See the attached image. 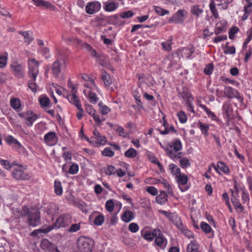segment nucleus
<instances>
[{
  "instance_id": "1",
  "label": "nucleus",
  "mask_w": 252,
  "mask_h": 252,
  "mask_svg": "<svg viewBox=\"0 0 252 252\" xmlns=\"http://www.w3.org/2000/svg\"><path fill=\"white\" fill-rule=\"evenodd\" d=\"M87 51L91 56L96 59V61L101 66L105 67L109 66L110 63L106 60V56L100 51L96 50L94 48H87Z\"/></svg>"
},
{
  "instance_id": "2",
  "label": "nucleus",
  "mask_w": 252,
  "mask_h": 252,
  "mask_svg": "<svg viewBox=\"0 0 252 252\" xmlns=\"http://www.w3.org/2000/svg\"><path fill=\"white\" fill-rule=\"evenodd\" d=\"M94 245L92 239L84 237L79 238L77 243L78 248L81 252H91Z\"/></svg>"
},
{
  "instance_id": "3",
  "label": "nucleus",
  "mask_w": 252,
  "mask_h": 252,
  "mask_svg": "<svg viewBox=\"0 0 252 252\" xmlns=\"http://www.w3.org/2000/svg\"><path fill=\"white\" fill-rule=\"evenodd\" d=\"M94 136L91 138L90 143L95 147L104 145L106 142V137L101 135L99 132L95 129L93 131Z\"/></svg>"
},
{
  "instance_id": "4",
  "label": "nucleus",
  "mask_w": 252,
  "mask_h": 252,
  "mask_svg": "<svg viewBox=\"0 0 252 252\" xmlns=\"http://www.w3.org/2000/svg\"><path fill=\"white\" fill-rule=\"evenodd\" d=\"M101 6V3L99 1L94 0L87 3L85 10L87 14L92 15L99 11Z\"/></svg>"
},
{
  "instance_id": "5",
  "label": "nucleus",
  "mask_w": 252,
  "mask_h": 252,
  "mask_svg": "<svg viewBox=\"0 0 252 252\" xmlns=\"http://www.w3.org/2000/svg\"><path fill=\"white\" fill-rule=\"evenodd\" d=\"M224 94L228 98L235 97L240 102L243 101V97L240 94L239 92L231 87H226L224 91Z\"/></svg>"
},
{
  "instance_id": "6",
  "label": "nucleus",
  "mask_w": 252,
  "mask_h": 252,
  "mask_svg": "<svg viewBox=\"0 0 252 252\" xmlns=\"http://www.w3.org/2000/svg\"><path fill=\"white\" fill-rule=\"evenodd\" d=\"M29 225L34 227L40 223V213L35 210H33V212L30 215L27 220Z\"/></svg>"
},
{
  "instance_id": "7",
  "label": "nucleus",
  "mask_w": 252,
  "mask_h": 252,
  "mask_svg": "<svg viewBox=\"0 0 252 252\" xmlns=\"http://www.w3.org/2000/svg\"><path fill=\"white\" fill-rule=\"evenodd\" d=\"M70 222L71 216L69 215H62L57 219L56 225L58 228L64 227L68 225Z\"/></svg>"
},
{
  "instance_id": "8",
  "label": "nucleus",
  "mask_w": 252,
  "mask_h": 252,
  "mask_svg": "<svg viewBox=\"0 0 252 252\" xmlns=\"http://www.w3.org/2000/svg\"><path fill=\"white\" fill-rule=\"evenodd\" d=\"M65 62L64 59L62 57L58 58L52 65V72L55 77H58L59 74L61 72V66H64Z\"/></svg>"
},
{
  "instance_id": "9",
  "label": "nucleus",
  "mask_w": 252,
  "mask_h": 252,
  "mask_svg": "<svg viewBox=\"0 0 252 252\" xmlns=\"http://www.w3.org/2000/svg\"><path fill=\"white\" fill-rule=\"evenodd\" d=\"M11 67L15 76L20 78L24 77V68L21 64L14 62L11 64Z\"/></svg>"
},
{
  "instance_id": "10",
  "label": "nucleus",
  "mask_w": 252,
  "mask_h": 252,
  "mask_svg": "<svg viewBox=\"0 0 252 252\" xmlns=\"http://www.w3.org/2000/svg\"><path fill=\"white\" fill-rule=\"evenodd\" d=\"M40 246L42 249L50 252H59L56 246L49 242L47 239L43 240L41 243Z\"/></svg>"
},
{
  "instance_id": "11",
  "label": "nucleus",
  "mask_w": 252,
  "mask_h": 252,
  "mask_svg": "<svg viewBox=\"0 0 252 252\" xmlns=\"http://www.w3.org/2000/svg\"><path fill=\"white\" fill-rule=\"evenodd\" d=\"M175 178L181 190L182 191H185L187 190L188 188L186 187H183L187 183L188 181L187 176L185 174H180L176 175Z\"/></svg>"
},
{
  "instance_id": "12",
  "label": "nucleus",
  "mask_w": 252,
  "mask_h": 252,
  "mask_svg": "<svg viewBox=\"0 0 252 252\" xmlns=\"http://www.w3.org/2000/svg\"><path fill=\"white\" fill-rule=\"evenodd\" d=\"M13 177L16 180H28L30 175L23 171L21 168L15 169L12 173Z\"/></svg>"
},
{
  "instance_id": "13",
  "label": "nucleus",
  "mask_w": 252,
  "mask_h": 252,
  "mask_svg": "<svg viewBox=\"0 0 252 252\" xmlns=\"http://www.w3.org/2000/svg\"><path fill=\"white\" fill-rule=\"evenodd\" d=\"M222 109L228 121L233 118V111L229 101H226L223 104Z\"/></svg>"
},
{
  "instance_id": "14",
  "label": "nucleus",
  "mask_w": 252,
  "mask_h": 252,
  "mask_svg": "<svg viewBox=\"0 0 252 252\" xmlns=\"http://www.w3.org/2000/svg\"><path fill=\"white\" fill-rule=\"evenodd\" d=\"M187 16V11L183 9L179 10L174 15V23L182 24Z\"/></svg>"
},
{
  "instance_id": "15",
  "label": "nucleus",
  "mask_w": 252,
  "mask_h": 252,
  "mask_svg": "<svg viewBox=\"0 0 252 252\" xmlns=\"http://www.w3.org/2000/svg\"><path fill=\"white\" fill-rule=\"evenodd\" d=\"M18 33L23 36L25 42L29 44L34 39L33 32L31 31H19Z\"/></svg>"
},
{
  "instance_id": "16",
  "label": "nucleus",
  "mask_w": 252,
  "mask_h": 252,
  "mask_svg": "<svg viewBox=\"0 0 252 252\" xmlns=\"http://www.w3.org/2000/svg\"><path fill=\"white\" fill-rule=\"evenodd\" d=\"M34 5L38 7H44L52 10L55 9V6L48 1L43 0H32Z\"/></svg>"
},
{
  "instance_id": "17",
  "label": "nucleus",
  "mask_w": 252,
  "mask_h": 252,
  "mask_svg": "<svg viewBox=\"0 0 252 252\" xmlns=\"http://www.w3.org/2000/svg\"><path fill=\"white\" fill-rule=\"evenodd\" d=\"M86 111L88 114L92 116L97 125L99 126L101 124V120L99 118V116L95 114V110L93 108L92 106L88 105L86 108Z\"/></svg>"
},
{
  "instance_id": "18",
  "label": "nucleus",
  "mask_w": 252,
  "mask_h": 252,
  "mask_svg": "<svg viewBox=\"0 0 252 252\" xmlns=\"http://www.w3.org/2000/svg\"><path fill=\"white\" fill-rule=\"evenodd\" d=\"M77 93H76L75 90L73 91V94L70 96L71 98H69V96L67 97L68 100L73 104L77 109H81V105L80 104V100L78 97L76 95Z\"/></svg>"
},
{
  "instance_id": "19",
  "label": "nucleus",
  "mask_w": 252,
  "mask_h": 252,
  "mask_svg": "<svg viewBox=\"0 0 252 252\" xmlns=\"http://www.w3.org/2000/svg\"><path fill=\"white\" fill-rule=\"evenodd\" d=\"M138 77L139 80V88H142V86L143 84H146L147 86L150 87L153 85V81L152 79H148L146 78L144 75H138Z\"/></svg>"
},
{
  "instance_id": "20",
  "label": "nucleus",
  "mask_w": 252,
  "mask_h": 252,
  "mask_svg": "<svg viewBox=\"0 0 252 252\" xmlns=\"http://www.w3.org/2000/svg\"><path fill=\"white\" fill-rule=\"evenodd\" d=\"M226 30V22L225 21H220L217 23L215 33L218 34L220 33L225 31Z\"/></svg>"
},
{
  "instance_id": "21",
  "label": "nucleus",
  "mask_w": 252,
  "mask_h": 252,
  "mask_svg": "<svg viewBox=\"0 0 252 252\" xmlns=\"http://www.w3.org/2000/svg\"><path fill=\"white\" fill-rule=\"evenodd\" d=\"M212 166L214 167L215 170L219 173H220L219 169L225 173H228L229 172V170L227 166L222 162H219L217 166L215 165V164H212Z\"/></svg>"
},
{
  "instance_id": "22",
  "label": "nucleus",
  "mask_w": 252,
  "mask_h": 252,
  "mask_svg": "<svg viewBox=\"0 0 252 252\" xmlns=\"http://www.w3.org/2000/svg\"><path fill=\"white\" fill-rule=\"evenodd\" d=\"M27 117L26 118V124L28 126H32L34 121H35L37 116L36 114H34L32 112H28L27 114Z\"/></svg>"
},
{
  "instance_id": "23",
  "label": "nucleus",
  "mask_w": 252,
  "mask_h": 252,
  "mask_svg": "<svg viewBox=\"0 0 252 252\" xmlns=\"http://www.w3.org/2000/svg\"><path fill=\"white\" fill-rule=\"evenodd\" d=\"M38 73V66H31L29 67V74L31 78H32L33 81L36 80V76Z\"/></svg>"
},
{
  "instance_id": "24",
  "label": "nucleus",
  "mask_w": 252,
  "mask_h": 252,
  "mask_svg": "<svg viewBox=\"0 0 252 252\" xmlns=\"http://www.w3.org/2000/svg\"><path fill=\"white\" fill-rule=\"evenodd\" d=\"M101 79L104 82L106 87H109L112 84V79L109 74L106 71H103L101 75Z\"/></svg>"
},
{
  "instance_id": "25",
  "label": "nucleus",
  "mask_w": 252,
  "mask_h": 252,
  "mask_svg": "<svg viewBox=\"0 0 252 252\" xmlns=\"http://www.w3.org/2000/svg\"><path fill=\"white\" fill-rule=\"evenodd\" d=\"M133 218L134 216L132 212L130 211H126L123 213L122 219L124 221L128 222L131 221Z\"/></svg>"
},
{
  "instance_id": "26",
  "label": "nucleus",
  "mask_w": 252,
  "mask_h": 252,
  "mask_svg": "<svg viewBox=\"0 0 252 252\" xmlns=\"http://www.w3.org/2000/svg\"><path fill=\"white\" fill-rule=\"evenodd\" d=\"M118 6V4L114 2L107 1L105 4V10L106 11H113L116 9Z\"/></svg>"
},
{
  "instance_id": "27",
  "label": "nucleus",
  "mask_w": 252,
  "mask_h": 252,
  "mask_svg": "<svg viewBox=\"0 0 252 252\" xmlns=\"http://www.w3.org/2000/svg\"><path fill=\"white\" fill-rule=\"evenodd\" d=\"M56 138V133L54 132H50L44 136V140L46 143L51 144V142L54 141Z\"/></svg>"
},
{
  "instance_id": "28",
  "label": "nucleus",
  "mask_w": 252,
  "mask_h": 252,
  "mask_svg": "<svg viewBox=\"0 0 252 252\" xmlns=\"http://www.w3.org/2000/svg\"><path fill=\"white\" fill-rule=\"evenodd\" d=\"M198 245L196 241H191L187 247V252H199Z\"/></svg>"
},
{
  "instance_id": "29",
  "label": "nucleus",
  "mask_w": 252,
  "mask_h": 252,
  "mask_svg": "<svg viewBox=\"0 0 252 252\" xmlns=\"http://www.w3.org/2000/svg\"><path fill=\"white\" fill-rule=\"evenodd\" d=\"M162 119L163 120V126L164 127V130H159V131H160V133L161 134H163V135H165V134H167V133H169V130H171V131H173V126H170V128L169 129L168 128V124L167 123V122H166L165 120V116H163L162 117Z\"/></svg>"
},
{
  "instance_id": "30",
  "label": "nucleus",
  "mask_w": 252,
  "mask_h": 252,
  "mask_svg": "<svg viewBox=\"0 0 252 252\" xmlns=\"http://www.w3.org/2000/svg\"><path fill=\"white\" fill-rule=\"evenodd\" d=\"M167 195L164 191H162L161 193L158 195L156 197V200L158 203L162 204L166 201Z\"/></svg>"
},
{
  "instance_id": "31",
  "label": "nucleus",
  "mask_w": 252,
  "mask_h": 252,
  "mask_svg": "<svg viewBox=\"0 0 252 252\" xmlns=\"http://www.w3.org/2000/svg\"><path fill=\"white\" fill-rule=\"evenodd\" d=\"M198 126L202 133L205 136H207L208 135L209 126L207 124H203L200 122H198Z\"/></svg>"
},
{
  "instance_id": "32",
  "label": "nucleus",
  "mask_w": 252,
  "mask_h": 252,
  "mask_svg": "<svg viewBox=\"0 0 252 252\" xmlns=\"http://www.w3.org/2000/svg\"><path fill=\"white\" fill-rule=\"evenodd\" d=\"M137 152L134 148H130L125 152V156L128 158H133L136 156Z\"/></svg>"
},
{
  "instance_id": "33",
  "label": "nucleus",
  "mask_w": 252,
  "mask_h": 252,
  "mask_svg": "<svg viewBox=\"0 0 252 252\" xmlns=\"http://www.w3.org/2000/svg\"><path fill=\"white\" fill-rule=\"evenodd\" d=\"M98 106L99 110L102 115H106L110 111V109L106 105H103L101 102H99Z\"/></svg>"
},
{
  "instance_id": "34",
  "label": "nucleus",
  "mask_w": 252,
  "mask_h": 252,
  "mask_svg": "<svg viewBox=\"0 0 252 252\" xmlns=\"http://www.w3.org/2000/svg\"><path fill=\"white\" fill-rule=\"evenodd\" d=\"M232 202L237 211L239 212H242L243 211V207L237 199H236L235 198L234 199H232Z\"/></svg>"
},
{
  "instance_id": "35",
  "label": "nucleus",
  "mask_w": 252,
  "mask_h": 252,
  "mask_svg": "<svg viewBox=\"0 0 252 252\" xmlns=\"http://www.w3.org/2000/svg\"><path fill=\"white\" fill-rule=\"evenodd\" d=\"M55 192L58 195H61L63 192L61 184L60 182L55 181L54 184Z\"/></svg>"
},
{
  "instance_id": "36",
  "label": "nucleus",
  "mask_w": 252,
  "mask_h": 252,
  "mask_svg": "<svg viewBox=\"0 0 252 252\" xmlns=\"http://www.w3.org/2000/svg\"><path fill=\"white\" fill-rule=\"evenodd\" d=\"M103 170L105 174L109 176L115 174L116 172L115 168L113 165H108L106 168H104Z\"/></svg>"
},
{
  "instance_id": "37",
  "label": "nucleus",
  "mask_w": 252,
  "mask_h": 252,
  "mask_svg": "<svg viewBox=\"0 0 252 252\" xmlns=\"http://www.w3.org/2000/svg\"><path fill=\"white\" fill-rule=\"evenodd\" d=\"M183 56L186 58H189L194 52V48H183Z\"/></svg>"
},
{
  "instance_id": "38",
  "label": "nucleus",
  "mask_w": 252,
  "mask_h": 252,
  "mask_svg": "<svg viewBox=\"0 0 252 252\" xmlns=\"http://www.w3.org/2000/svg\"><path fill=\"white\" fill-rule=\"evenodd\" d=\"M154 8L156 12L159 15L163 16L169 13L168 11L163 9L159 6H154Z\"/></svg>"
},
{
  "instance_id": "39",
  "label": "nucleus",
  "mask_w": 252,
  "mask_h": 252,
  "mask_svg": "<svg viewBox=\"0 0 252 252\" xmlns=\"http://www.w3.org/2000/svg\"><path fill=\"white\" fill-rule=\"evenodd\" d=\"M174 224L176 226L179 230H181L185 226L183 225L182 221L180 217L174 215Z\"/></svg>"
},
{
  "instance_id": "40",
  "label": "nucleus",
  "mask_w": 252,
  "mask_h": 252,
  "mask_svg": "<svg viewBox=\"0 0 252 252\" xmlns=\"http://www.w3.org/2000/svg\"><path fill=\"white\" fill-rule=\"evenodd\" d=\"M232 1L233 0H221L218 5L221 6L222 9H227L228 7V4Z\"/></svg>"
},
{
  "instance_id": "41",
  "label": "nucleus",
  "mask_w": 252,
  "mask_h": 252,
  "mask_svg": "<svg viewBox=\"0 0 252 252\" xmlns=\"http://www.w3.org/2000/svg\"><path fill=\"white\" fill-rule=\"evenodd\" d=\"M177 117L180 123L184 124L187 121V117L185 113L182 111H180L177 114Z\"/></svg>"
},
{
  "instance_id": "42",
  "label": "nucleus",
  "mask_w": 252,
  "mask_h": 252,
  "mask_svg": "<svg viewBox=\"0 0 252 252\" xmlns=\"http://www.w3.org/2000/svg\"><path fill=\"white\" fill-rule=\"evenodd\" d=\"M203 11V10L199 8L198 5H193L191 8V13L197 17L202 14Z\"/></svg>"
},
{
  "instance_id": "43",
  "label": "nucleus",
  "mask_w": 252,
  "mask_h": 252,
  "mask_svg": "<svg viewBox=\"0 0 252 252\" xmlns=\"http://www.w3.org/2000/svg\"><path fill=\"white\" fill-rule=\"evenodd\" d=\"M179 163L181 167L183 168H186L190 166V163L188 158H184L179 160Z\"/></svg>"
},
{
  "instance_id": "44",
  "label": "nucleus",
  "mask_w": 252,
  "mask_h": 252,
  "mask_svg": "<svg viewBox=\"0 0 252 252\" xmlns=\"http://www.w3.org/2000/svg\"><path fill=\"white\" fill-rule=\"evenodd\" d=\"M179 231L181 232V233L183 234L185 236H186L188 238H193L194 235L193 233L190 231L188 230L186 228V226H184Z\"/></svg>"
},
{
  "instance_id": "45",
  "label": "nucleus",
  "mask_w": 252,
  "mask_h": 252,
  "mask_svg": "<svg viewBox=\"0 0 252 252\" xmlns=\"http://www.w3.org/2000/svg\"><path fill=\"white\" fill-rule=\"evenodd\" d=\"M7 59V53H4L3 55H0V68H2L6 65Z\"/></svg>"
},
{
  "instance_id": "46",
  "label": "nucleus",
  "mask_w": 252,
  "mask_h": 252,
  "mask_svg": "<svg viewBox=\"0 0 252 252\" xmlns=\"http://www.w3.org/2000/svg\"><path fill=\"white\" fill-rule=\"evenodd\" d=\"M105 208L106 210L109 212H111L113 211L114 208V203L112 199H109L106 201L105 204Z\"/></svg>"
},
{
  "instance_id": "47",
  "label": "nucleus",
  "mask_w": 252,
  "mask_h": 252,
  "mask_svg": "<svg viewBox=\"0 0 252 252\" xmlns=\"http://www.w3.org/2000/svg\"><path fill=\"white\" fill-rule=\"evenodd\" d=\"M193 98L192 96H189L188 100L186 101V105L188 107V110L194 113L193 106L192 104V101H193Z\"/></svg>"
},
{
  "instance_id": "48",
  "label": "nucleus",
  "mask_w": 252,
  "mask_h": 252,
  "mask_svg": "<svg viewBox=\"0 0 252 252\" xmlns=\"http://www.w3.org/2000/svg\"><path fill=\"white\" fill-rule=\"evenodd\" d=\"M10 103L11 106L15 109H17L20 107V101L18 98H12L11 99Z\"/></svg>"
},
{
  "instance_id": "49",
  "label": "nucleus",
  "mask_w": 252,
  "mask_h": 252,
  "mask_svg": "<svg viewBox=\"0 0 252 252\" xmlns=\"http://www.w3.org/2000/svg\"><path fill=\"white\" fill-rule=\"evenodd\" d=\"M50 100L46 96L41 97L39 99V102L42 107H47L50 104Z\"/></svg>"
},
{
  "instance_id": "50",
  "label": "nucleus",
  "mask_w": 252,
  "mask_h": 252,
  "mask_svg": "<svg viewBox=\"0 0 252 252\" xmlns=\"http://www.w3.org/2000/svg\"><path fill=\"white\" fill-rule=\"evenodd\" d=\"M116 131L119 133V135L120 136L129 138V133L126 132L124 128L122 126H118Z\"/></svg>"
},
{
  "instance_id": "51",
  "label": "nucleus",
  "mask_w": 252,
  "mask_h": 252,
  "mask_svg": "<svg viewBox=\"0 0 252 252\" xmlns=\"http://www.w3.org/2000/svg\"><path fill=\"white\" fill-rule=\"evenodd\" d=\"M213 69L214 65L212 63L208 64L204 69V72L205 74L209 75L212 74Z\"/></svg>"
},
{
  "instance_id": "52",
  "label": "nucleus",
  "mask_w": 252,
  "mask_h": 252,
  "mask_svg": "<svg viewBox=\"0 0 252 252\" xmlns=\"http://www.w3.org/2000/svg\"><path fill=\"white\" fill-rule=\"evenodd\" d=\"M5 140L6 141V142L9 144H14L20 145V143L18 142V141L12 136L9 135L6 136L5 138Z\"/></svg>"
},
{
  "instance_id": "53",
  "label": "nucleus",
  "mask_w": 252,
  "mask_h": 252,
  "mask_svg": "<svg viewBox=\"0 0 252 252\" xmlns=\"http://www.w3.org/2000/svg\"><path fill=\"white\" fill-rule=\"evenodd\" d=\"M179 96L183 99H186L187 101L188 97L192 95L189 93L187 89H184L182 92L179 93Z\"/></svg>"
},
{
  "instance_id": "54",
  "label": "nucleus",
  "mask_w": 252,
  "mask_h": 252,
  "mask_svg": "<svg viewBox=\"0 0 252 252\" xmlns=\"http://www.w3.org/2000/svg\"><path fill=\"white\" fill-rule=\"evenodd\" d=\"M102 154L103 156L112 157L114 156V153L110 148H106L102 152Z\"/></svg>"
},
{
  "instance_id": "55",
  "label": "nucleus",
  "mask_w": 252,
  "mask_h": 252,
  "mask_svg": "<svg viewBox=\"0 0 252 252\" xmlns=\"http://www.w3.org/2000/svg\"><path fill=\"white\" fill-rule=\"evenodd\" d=\"M201 228L203 231H204L206 233H208L212 230L210 226L206 222H202L201 223Z\"/></svg>"
},
{
  "instance_id": "56",
  "label": "nucleus",
  "mask_w": 252,
  "mask_h": 252,
  "mask_svg": "<svg viewBox=\"0 0 252 252\" xmlns=\"http://www.w3.org/2000/svg\"><path fill=\"white\" fill-rule=\"evenodd\" d=\"M182 148V144L181 141L177 139L174 141V152L180 151Z\"/></svg>"
},
{
  "instance_id": "57",
  "label": "nucleus",
  "mask_w": 252,
  "mask_h": 252,
  "mask_svg": "<svg viewBox=\"0 0 252 252\" xmlns=\"http://www.w3.org/2000/svg\"><path fill=\"white\" fill-rule=\"evenodd\" d=\"M164 241V239L162 235L158 236L155 238V244L159 247H160L163 245Z\"/></svg>"
},
{
  "instance_id": "58",
  "label": "nucleus",
  "mask_w": 252,
  "mask_h": 252,
  "mask_svg": "<svg viewBox=\"0 0 252 252\" xmlns=\"http://www.w3.org/2000/svg\"><path fill=\"white\" fill-rule=\"evenodd\" d=\"M104 221V217L102 215L97 216L94 220V223L97 225H100Z\"/></svg>"
},
{
  "instance_id": "59",
  "label": "nucleus",
  "mask_w": 252,
  "mask_h": 252,
  "mask_svg": "<svg viewBox=\"0 0 252 252\" xmlns=\"http://www.w3.org/2000/svg\"><path fill=\"white\" fill-rule=\"evenodd\" d=\"M239 31V29L237 27L231 28L229 32V37L230 39H233L235 34Z\"/></svg>"
},
{
  "instance_id": "60",
  "label": "nucleus",
  "mask_w": 252,
  "mask_h": 252,
  "mask_svg": "<svg viewBox=\"0 0 252 252\" xmlns=\"http://www.w3.org/2000/svg\"><path fill=\"white\" fill-rule=\"evenodd\" d=\"M248 34V37L245 40V41L243 43V47L246 46L247 44L252 39V27L251 28V29L247 32Z\"/></svg>"
},
{
  "instance_id": "61",
  "label": "nucleus",
  "mask_w": 252,
  "mask_h": 252,
  "mask_svg": "<svg viewBox=\"0 0 252 252\" xmlns=\"http://www.w3.org/2000/svg\"><path fill=\"white\" fill-rule=\"evenodd\" d=\"M133 15V12L131 11L128 10L120 14V16L122 18H128L132 17Z\"/></svg>"
},
{
  "instance_id": "62",
  "label": "nucleus",
  "mask_w": 252,
  "mask_h": 252,
  "mask_svg": "<svg viewBox=\"0 0 252 252\" xmlns=\"http://www.w3.org/2000/svg\"><path fill=\"white\" fill-rule=\"evenodd\" d=\"M128 229L131 232L135 233L138 230L139 227L137 223H131L129 224Z\"/></svg>"
},
{
  "instance_id": "63",
  "label": "nucleus",
  "mask_w": 252,
  "mask_h": 252,
  "mask_svg": "<svg viewBox=\"0 0 252 252\" xmlns=\"http://www.w3.org/2000/svg\"><path fill=\"white\" fill-rule=\"evenodd\" d=\"M80 229V224L79 223H75L72 224L68 228V231L69 232H76Z\"/></svg>"
},
{
  "instance_id": "64",
  "label": "nucleus",
  "mask_w": 252,
  "mask_h": 252,
  "mask_svg": "<svg viewBox=\"0 0 252 252\" xmlns=\"http://www.w3.org/2000/svg\"><path fill=\"white\" fill-rule=\"evenodd\" d=\"M78 171V166L76 164H73L71 165L69 169V172L72 174H75Z\"/></svg>"
}]
</instances>
